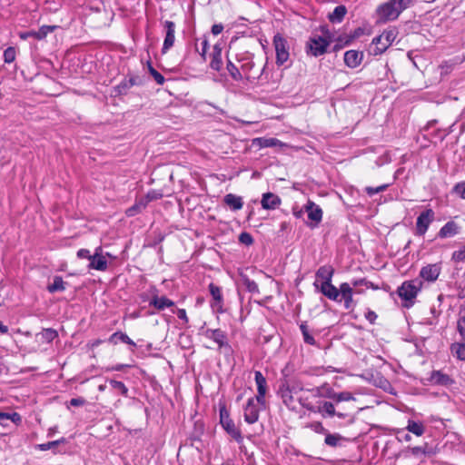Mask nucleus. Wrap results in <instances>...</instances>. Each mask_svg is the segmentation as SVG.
<instances>
[{
    "label": "nucleus",
    "instance_id": "f257e3e1",
    "mask_svg": "<svg viewBox=\"0 0 465 465\" xmlns=\"http://www.w3.org/2000/svg\"><path fill=\"white\" fill-rule=\"evenodd\" d=\"M298 401L304 409L312 412H318L324 419L337 417L341 420H344L346 424H352L354 422V416L351 413L340 410L335 411L333 402L322 400L312 402L309 400V397L305 396L299 397Z\"/></svg>",
    "mask_w": 465,
    "mask_h": 465
},
{
    "label": "nucleus",
    "instance_id": "f03ea898",
    "mask_svg": "<svg viewBox=\"0 0 465 465\" xmlns=\"http://www.w3.org/2000/svg\"><path fill=\"white\" fill-rule=\"evenodd\" d=\"M302 391L303 384L299 379L284 377L279 381L277 395L289 410L293 411L296 409L294 395Z\"/></svg>",
    "mask_w": 465,
    "mask_h": 465
},
{
    "label": "nucleus",
    "instance_id": "7ed1b4c3",
    "mask_svg": "<svg viewBox=\"0 0 465 465\" xmlns=\"http://www.w3.org/2000/svg\"><path fill=\"white\" fill-rule=\"evenodd\" d=\"M417 0H389L377 7L379 21L386 23L398 19L400 15L414 5Z\"/></svg>",
    "mask_w": 465,
    "mask_h": 465
},
{
    "label": "nucleus",
    "instance_id": "20e7f679",
    "mask_svg": "<svg viewBox=\"0 0 465 465\" xmlns=\"http://www.w3.org/2000/svg\"><path fill=\"white\" fill-rule=\"evenodd\" d=\"M334 270L330 265L321 266L315 273V280L313 285L317 291H338L333 284H331V277Z\"/></svg>",
    "mask_w": 465,
    "mask_h": 465
},
{
    "label": "nucleus",
    "instance_id": "39448f33",
    "mask_svg": "<svg viewBox=\"0 0 465 465\" xmlns=\"http://www.w3.org/2000/svg\"><path fill=\"white\" fill-rule=\"evenodd\" d=\"M330 44L331 40L327 37L320 35L312 36L306 43V53L315 57L322 55L327 52Z\"/></svg>",
    "mask_w": 465,
    "mask_h": 465
},
{
    "label": "nucleus",
    "instance_id": "423d86ee",
    "mask_svg": "<svg viewBox=\"0 0 465 465\" xmlns=\"http://www.w3.org/2000/svg\"><path fill=\"white\" fill-rule=\"evenodd\" d=\"M220 414V423L224 430L237 442L242 441V436L241 430L235 426L234 421L231 419L230 413L223 406L219 411Z\"/></svg>",
    "mask_w": 465,
    "mask_h": 465
},
{
    "label": "nucleus",
    "instance_id": "0eeeda50",
    "mask_svg": "<svg viewBox=\"0 0 465 465\" xmlns=\"http://www.w3.org/2000/svg\"><path fill=\"white\" fill-rule=\"evenodd\" d=\"M204 336L213 341L217 345L218 349L226 355L232 352V346L230 345L227 334L221 329H207L204 331Z\"/></svg>",
    "mask_w": 465,
    "mask_h": 465
},
{
    "label": "nucleus",
    "instance_id": "6e6552de",
    "mask_svg": "<svg viewBox=\"0 0 465 465\" xmlns=\"http://www.w3.org/2000/svg\"><path fill=\"white\" fill-rule=\"evenodd\" d=\"M273 45L276 53V64L282 66L290 57L288 41L278 33L273 36Z\"/></svg>",
    "mask_w": 465,
    "mask_h": 465
},
{
    "label": "nucleus",
    "instance_id": "1a4fd4ad",
    "mask_svg": "<svg viewBox=\"0 0 465 465\" xmlns=\"http://www.w3.org/2000/svg\"><path fill=\"white\" fill-rule=\"evenodd\" d=\"M434 219L435 213L432 209L428 208L421 212L416 221V235L423 236Z\"/></svg>",
    "mask_w": 465,
    "mask_h": 465
},
{
    "label": "nucleus",
    "instance_id": "9d476101",
    "mask_svg": "<svg viewBox=\"0 0 465 465\" xmlns=\"http://www.w3.org/2000/svg\"><path fill=\"white\" fill-rule=\"evenodd\" d=\"M394 302L402 309L411 308L416 301L418 292H390Z\"/></svg>",
    "mask_w": 465,
    "mask_h": 465
},
{
    "label": "nucleus",
    "instance_id": "9b49d317",
    "mask_svg": "<svg viewBox=\"0 0 465 465\" xmlns=\"http://www.w3.org/2000/svg\"><path fill=\"white\" fill-rule=\"evenodd\" d=\"M255 398H249L243 408V417L245 422L248 424H253L259 420L260 409Z\"/></svg>",
    "mask_w": 465,
    "mask_h": 465
},
{
    "label": "nucleus",
    "instance_id": "f8f14e48",
    "mask_svg": "<svg viewBox=\"0 0 465 465\" xmlns=\"http://www.w3.org/2000/svg\"><path fill=\"white\" fill-rule=\"evenodd\" d=\"M254 381L257 386V395L253 398L256 399L257 403L265 407V395L267 393V381L266 378L260 371H254Z\"/></svg>",
    "mask_w": 465,
    "mask_h": 465
},
{
    "label": "nucleus",
    "instance_id": "ddd939ff",
    "mask_svg": "<svg viewBox=\"0 0 465 465\" xmlns=\"http://www.w3.org/2000/svg\"><path fill=\"white\" fill-rule=\"evenodd\" d=\"M441 272V262L427 264L420 271V280L428 282H434L440 276Z\"/></svg>",
    "mask_w": 465,
    "mask_h": 465
},
{
    "label": "nucleus",
    "instance_id": "4468645a",
    "mask_svg": "<svg viewBox=\"0 0 465 465\" xmlns=\"http://www.w3.org/2000/svg\"><path fill=\"white\" fill-rule=\"evenodd\" d=\"M329 300L337 302L346 310L353 309L352 292H322Z\"/></svg>",
    "mask_w": 465,
    "mask_h": 465
},
{
    "label": "nucleus",
    "instance_id": "2eb2a0df",
    "mask_svg": "<svg viewBox=\"0 0 465 465\" xmlns=\"http://www.w3.org/2000/svg\"><path fill=\"white\" fill-rule=\"evenodd\" d=\"M140 84L138 76H131L130 78H124L119 84L114 87L113 93L114 96L125 95L128 90L134 85Z\"/></svg>",
    "mask_w": 465,
    "mask_h": 465
},
{
    "label": "nucleus",
    "instance_id": "dca6fc26",
    "mask_svg": "<svg viewBox=\"0 0 465 465\" xmlns=\"http://www.w3.org/2000/svg\"><path fill=\"white\" fill-rule=\"evenodd\" d=\"M164 28L166 30V35L162 47V53L165 54L170 48L173 46L175 36V24L173 21H165Z\"/></svg>",
    "mask_w": 465,
    "mask_h": 465
},
{
    "label": "nucleus",
    "instance_id": "f3484780",
    "mask_svg": "<svg viewBox=\"0 0 465 465\" xmlns=\"http://www.w3.org/2000/svg\"><path fill=\"white\" fill-rule=\"evenodd\" d=\"M460 226L454 221L447 222L437 233L440 239H446L453 237L460 232Z\"/></svg>",
    "mask_w": 465,
    "mask_h": 465
},
{
    "label": "nucleus",
    "instance_id": "a211bd4d",
    "mask_svg": "<svg viewBox=\"0 0 465 465\" xmlns=\"http://www.w3.org/2000/svg\"><path fill=\"white\" fill-rule=\"evenodd\" d=\"M363 59V53L357 50H349L344 54V63L350 68L359 66Z\"/></svg>",
    "mask_w": 465,
    "mask_h": 465
},
{
    "label": "nucleus",
    "instance_id": "6ab92c4d",
    "mask_svg": "<svg viewBox=\"0 0 465 465\" xmlns=\"http://www.w3.org/2000/svg\"><path fill=\"white\" fill-rule=\"evenodd\" d=\"M429 381L433 385L440 386H449L454 382L448 374H445L440 371H432L430 374Z\"/></svg>",
    "mask_w": 465,
    "mask_h": 465
},
{
    "label": "nucleus",
    "instance_id": "aec40b11",
    "mask_svg": "<svg viewBox=\"0 0 465 465\" xmlns=\"http://www.w3.org/2000/svg\"><path fill=\"white\" fill-rule=\"evenodd\" d=\"M281 203V198L272 193H263L261 200L262 207L265 210H274L280 206Z\"/></svg>",
    "mask_w": 465,
    "mask_h": 465
},
{
    "label": "nucleus",
    "instance_id": "412c9836",
    "mask_svg": "<svg viewBox=\"0 0 465 465\" xmlns=\"http://www.w3.org/2000/svg\"><path fill=\"white\" fill-rule=\"evenodd\" d=\"M304 208L308 213V218L315 223L314 225H317L322 219V209L312 201H308Z\"/></svg>",
    "mask_w": 465,
    "mask_h": 465
},
{
    "label": "nucleus",
    "instance_id": "4be33fe9",
    "mask_svg": "<svg viewBox=\"0 0 465 465\" xmlns=\"http://www.w3.org/2000/svg\"><path fill=\"white\" fill-rule=\"evenodd\" d=\"M223 64L222 47L219 45H214L211 54L210 67L216 72H220Z\"/></svg>",
    "mask_w": 465,
    "mask_h": 465
},
{
    "label": "nucleus",
    "instance_id": "5701e85b",
    "mask_svg": "<svg viewBox=\"0 0 465 465\" xmlns=\"http://www.w3.org/2000/svg\"><path fill=\"white\" fill-rule=\"evenodd\" d=\"M149 305L153 306L158 311H163L166 308L173 307L174 302L165 296L153 295L149 301Z\"/></svg>",
    "mask_w": 465,
    "mask_h": 465
},
{
    "label": "nucleus",
    "instance_id": "b1692460",
    "mask_svg": "<svg viewBox=\"0 0 465 465\" xmlns=\"http://www.w3.org/2000/svg\"><path fill=\"white\" fill-rule=\"evenodd\" d=\"M101 248H97L94 254L92 255L90 262H88L87 267L89 269H94L98 271H104L107 268V261L104 256L98 253V250Z\"/></svg>",
    "mask_w": 465,
    "mask_h": 465
},
{
    "label": "nucleus",
    "instance_id": "393cba45",
    "mask_svg": "<svg viewBox=\"0 0 465 465\" xmlns=\"http://www.w3.org/2000/svg\"><path fill=\"white\" fill-rule=\"evenodd\" d=\"M331 401H328L329 402H333V406L334 408L336 409V407L339 405V403L342 402V401H355V397L353 396V394L350 391H341V392H336L332 388H331V398H330Z\"/></svg>",
    "mask_w": 465,
    "mask_h": 465
},
{
    "label": "nucleus",
    "instance_id": "a878e982",
    "mask_svg": "<svg viewBox=\"0 0 465 465\" xmlns=\"http://www.w3.org/2000/svg\"><path fill=\"white\" fill-rule=\"evenodd\" d=\"M313 398L329 399L331 398V387L328 383H323L321 386L307 389Z\"/></svg>",
    "mask_w": 465,
    "mask_h": 465
},
{
    "label": "nucleus",
    "instance_id": "bb28decb",
    "mask_svg": "<svg viewBox=\"0 0 465 465\" xmlns=\"http://www.w3.org/2000/svg\"><path fill=\"white\" fill-rule=\"evenodd\" d=\"M223 203L233 212L241 210L243 206L242 198L233 193H228L223 197Z\"/></svg>",
    "mask_w": 465,
    "mask_h": 465
},
{
    "label": "nucleus",
    "instance_id": "cd10ccee",
    "mask_svg": "<svg viewBox=\"0 0 465 465\" xmlns=\"http://www.w3.org/2000/svg\"><path fill=\"white\" fill-rule=\"evenodd\" d=\"M8 421L13 422L15 425H19L22 422V417L18 412H0V425L7 427Z\"/></svg>",
    "mask_w": 465,
    "mask_h": 465
},
{
    "label": "nucleus",
    "instance_id": "c85d7f7f",
    "mask_svg": "<svg viewBox=\"0 0 465 465\" xmlns=\"http://www.w3.org/2000/svg\"><path fill=\"white\" fill-rule=\"evenodd\" d=\"M347 14L345 5H341L334 8V10L328 15V19L332 24L341 23Z\"/></svg>",
    "mask_w": 465,
    "mask_h": 465
},
{
    "label": "nucleus",
    "instance_id": "c756f323",
    "mask_svg": "<svg viewBox=\"0 0 465 465\" xmlns=\"http://www.w3.org/2000/svg\"><path fill=\"white\" fill-rule=\"evenodd\" d=\"M383 39L385 40V42L382 44V46L377 47V51L375 52V54H381L389 47L392 41V33L388 32L374 37L372 40V44L378 45V43H381Z\"/></svg>",
    "mask_w": 465,
    "mask_h": 465
},
{
    "label": "nucleus",
    "instance_id": "7c9ffc66",
    "mask_svg": "<svg viewBox=\"0 0 465 465\" xmlns=\"http://www.w3.org/2000/svg\"><path fill=\"white\" fill-rule=\"evenodd\" d=\"M108 341L112 344H117L119 341L126 343L132 347H135V342L129 338V336L122 331L114 332L108 339Z\"/></svg>",
    "mask_w": 465,
    "mask_h": 465
},
{
    "label": "nucleus",
    "instance_id": "2f4dec72",
    "mask_svg": "<svg viewBox=\"0 0 465 465\" xmlns=\"http://www.w3.org/2000/svg\"><path fill=\"white\" fill-rule=\"evenodd\" d=\"M406 430L409 432L413 433L414 435L420 437L425 432V426L420 421L409 420L408 424L406 426Z\"/></svg>",
    "mask_w": 465,
    "mask_h": 465
},
{
    "label": "nucleus",
    "instance_id": "473e14b6",
    "mask_svg": "<svg viewBox=\"0 0 465 465\" xmlns=\"http://www.w3.org/2000/svg\"><path fill=\"white\" fill-rule=\"evenodd\" d=\"M423 288V282L415 279L410 282H404L396 291H420Z\"/></svg>",
    "mask_w": 465,
    "mask_h": 465
},
{
    "label": "nucleus",
    "instance_id": "72a5a7b5",
    "mask_svg": "<svg viewBox=\"0 0 465 465\" xmlns=\"http://www.w3.org/2000/svg\"><path fill=\"white\" fill-rule=\"evenodd\" d=\"M451 353L460 361H465V341L455 342L450 346Z\"/></svg>",
    "mask_w": 465,
    "mask_h": 465
},
{
    "label": "nucleus",
    "instance_id": "f704fd0d",
    "mask_svg": "<svg viewBox=\"0 0 465 465\" xmlns=\"http://www.w3.org/2000/svg\"><path fill=\"white\" fill-rule=\"evenodd\" d=\"M226 69L232 80L236 82L242 80V74H241L239 68L229 59L226 63Z\"/></svg>",
    "mask_w": 465,
    "mask_h": 465
},
{
    "label": "nucleus",
    "instance_id": "c9c22d12",
    "mask_svg": "<svg viewBox=\"0 0 465 465\" xmlns=\"http://www.w3.org/2000/svg\"><path fill=\"white\" fill-rule=\"evenodd\" d=\"M281 142L276 138H256L253 140V144H257L262 148L273 147L279 144Z\"/></svg>",
    "mask_w": 465,
    "mask_h": 465
},
{
    "label": "nucleus",
    "instance_id": "e433bc0d",
    "mask_svg": "<svg viewBox=\"0 0 465 465\" xmlns=\"http://www.w3.org/2000/svg\"><path fill=\"white\" fill-rule=\"evenodd\" d=\"M342 439V436L338 433H326L324 443L330 447H337Z\"/></svg>",
    "mask_w": 465,
    "mask_h": 465
},
{
    "label": "nucleus",
    "instance_id": "4c0bfd02",
    "mask_svg": "<svg viewBox=\"0 0 465 465\" xmlns=\"http://www.w3.org/2000/svg\"><path fill=\"white\" fill-rule=\"evenodd\" d=\"M300 330L302 331L303 341L305 343L310 344V345L316 344V341H315L314 337L309 332L308 326H307L306 322H302L300 324Z\"/></svg>",
    "mask_w": 465,
    "mask_h": 465
},
{
    "label": "nucleus",
    "instance_id": "58836bf2",
    "mask_svg": "<svg viewBox=\"0 0 465 465\" xmlns=\"http://www.w3.org/2000/svg\"><path fill=\"white\" fill-rule=\"evenodd\" d=\"M147 205V201L140 200L138 203H134L133 206L129 207L125 213L127 216H134L135 214L141 213L143 209H144Z\"/></svg>",
    "mask_w": 465,
    "mask_h": 465
},
{
    "label": "nucleus",
    "instance_id": "ea45409f",
    "mask_svg": "<svg viewBox=\"0 0 465 465\" xmlns=\"http://www.w3.org/2000/svg\"><path fill=\"white\" fill-rule=\"evenodd\" d=\"M109 383L111 387L116 390L121 395L126 398L128 397L129 391L124 382L115 380H109Z\"/></svg>",
    "mask_w": 465,
    "mask_h": 465
},
{
    "label": "nucleus",
    "instance_id": "a19ab883",
    "mask_svg": "<svg viewBox=\"0 0 465 465\" xmlns=\"http://www.w3.org/2000/svg\"><path fill=\"white\" fill-rule=\"evenodd\" d=\"M457 331L462 340L465 341V309L460 312V317L457 322Z\"/></svg>",
    "mask_w": 465,
    "mask_h": 465
},
{
    "label": "nucleus",
    "instance_id": "79ce46f5",
    "mask_svg": "<svg viewBox=\"0 0 465 465\" xmlns=\"http://www.w3.org/2000/svg\"><path fill=\"white\" fill-rule=\"evenodd\" d=\"M451 194L465 200V181L457 183L451 189Z\"/></svg>",
    "mask_w": 465,
    "mask_h": 465
},
{
    "label": "nucleus",
    "instance_id": "37998d69",
    "mask_svg": "<svg viewBox=\"0 0 465 465\" xmlns=\"http://www.w3.org/2000/svg\"><path fill=\"white\" fill-rule=\"evenodd\" d=\"M56 29V25H43L36 31L37 40H42L46 37L49 33L54 32Z\"/></svg>",
    "mask_w": 465,
    "mask_h": 465
},
{
    "label": "nucleus",
    "instance_id": "c03bdc74",
    "mask_svg": "<svg viewBox=\"0 0 465 465\" xmlns=\"http://www.w3.org/2000/svg\"><path fill=\"white\" fill-rule=\"evenodd\" d=\"M16 51L15 47H7L4 52V61L6 64H11L15 60Z\"/></svg>",
    "mask_w": 465,
    "mask_h": 465
},
{
    "label": "nucleus",
    "instance_id": "a18cd8bd",
    "mask_svg": "<svg viewBox=\"0 0 465 465\" xmlns=\"http://www.w3.org/2000/svg\"><path fill=\"white\" fill-rule=\"evenodd\" d=\"M39 335L43 341L50 342L57 336V331L53 329H45Z\"/></svg>",
    "mask_w": 465,
    "mask_h": 465
},
{
    "label": "nucleus",
    "instance_id": "49530a36",
    "mask_svg": "<svg viewBox=\"0 0 465 465\" xmlns=\"http://www.w3.org/2000/svg\"><path fill=\"white\" fill-rule=\"evenodd\" d=\"M390 186L389 183L387 184H382V185H380L378 187H371V186H368L365 188V192L366 193L369 195V196H373L374 194L376 193H381V192H384L387 190V188Z\"/></svg>",
    "mask_w": 465,
    "mask_h": 465
},
{
    "label": "nucleus",
    "instance_id": "de8ad7c7",
    "mask_svg": "<svg viewBox=\"0 0 465 465\" xmlns=\"http://www.w3.org/2000/svg\"><path fill=\"white\" fill-rule=\"evenodd\" d=\"M354 287L363 286L365 289H378L371 282L367 281L365 278L356 280L352 282Z\"/></svg>",
    "mask_w": 465,
    "mask_h": 465
},
{
    "label": "nucleus",
    "instance_id": "09e8293b",
    "mask_svg": "<svg viewBox=\"0 0 465 465\" xmlns=\"http://www.w3.org/2000/svg\"><path fill=\"white\" fill-rule=\"evenodd\" d=\"M239 242L242 244H244L246 246H250V245H252L253 243V237L252 236L251 233H249L247 232H242L239 235Z\"/></svg>",
    "mask_w": 465,
    "mask_h": 465
},
{
    "label": "nucleus",
    "instance_id": "8fccbe9b",
    "mask_svg": "<svg viewBox=\"0 0 465 465\" xmlns=\"http://www.w3.org/2000/svg\"><path fill=\"white\" fill-rule=\"evenodd\" d=\"M149 72L158 84H163L165 81L164 76L155 70L151 64H149Z\"/></svg>",
    "mask_w": 465,
    "mask_h": 465
},
{
    "label": "nucleus",
    "instance_id": "3c124183",
    "mask_svg": "<svg viewBox=\"0 0 465 465\" xmlns=\"http://www.w3.org/2000/svg\"><path fill=\"white\" fill-rule=\"evenodd\" d=\"M86 401L83 397L73 398L69 401L65 402L67 409L71 407H80L84 405Z\"/></svg>",
    "mask_w": 465,
    "mask_h": 465
},
{
    "label": "nucleus",
    "instance_id": "603ef678",
    "mask_svg": "<svg viewBox=\"0 0 465 465\" xmlns=\"http://www.w3.org/2000/svg\"><path fill=\"white\" fill-rule=\"evenodd\" d=\"M451 259L456 262H463L465 260V245L460 250L453 252Z\"/></svg>",
    "mask_w": 465,
    "mask_h": 465
},
{
    "label": "nucleus",
    "instance_id": "864d4df0",
    "mask_svg": "<svg viewBox=\"0 0 465 465\" xmlns=\"http://www.w3.org/2000/svg\"><path fill=\"white\" fill-rule=\"evenodd\" d=\"M173 313H176L177 317L183 321V324L184 327H187L189 319L186 314V311L184 309H177L176 311L172 310Z\"/></svg>",
    "mask_w": 465,
    "mask_h": 465
},
{
    "label": "nucleus",
    "instance_id": "5fc2aeb1",
    "mask_svg": "<svg viewBox=\"0 0 465 465\" xmlns=\"http://www.w3.org/2000/svg\"><path fill=\"white\" fill-rule=\"evenodd\" d=\"M364 34V28L362 27H357L353 30V32H351V34L349 36V39L346 40V42L344 43V45H349L351 40L353 39H356V38H359L360 36H361L362 35Z\"/></svg>",
    "mask_w": 465,
    "mask_h": 465
},
{
    "label": "nucleus",
    "instance_id": "6e6d98bb",
    "mask_svg": "<svg viewBox=\"0 0 465 465\" xmlns=\"http://www.w3.org/2000/svg\"><path fill=\"white\" fill-rule=\"evenodd\" d=\"M58 445V440L48 441L46 443L39 444L36 448L40 450H47Z\"/></svg>",
    "mask_w": 465,
    "mask_h": 465
},
{
    "label": "nucleus",
    "instance_id": "4d7b16f0",
    "mask_svg": "<svg viewBox=\"0 0 465 465\" xmlns=\"http://www.w3.org/2000/svg\"><path fill=\"white\" fill-rule=\"evenodd\" d=\"M93 254L87 249H80L77 252V257L80 259H86L89 262Z\"/></svg>",
    "mask_w": 465,
    "mask_h": 465
},
{
    "label": "nucleus",
    "instance_id": "13d9d810",
    "mask_svg": "<svg viewBox=\"0 0 465 465\" xmlns=\"http://www.w3.org/2000/svg\"><path fill=\"white\" fill-rule=\"evenodd\" d=\"M19 37L22 40H27L29 37H33L37 40V34H36V31H34V30L27 31V32H20Z\"/></svg>",
    "mask_w": 465,
    "mask_h": 465
},
{
    "label": "nucleus",
    "instance_id": "bf43d9fd",
    "mask_svg": "<svg viewBox=\"0 0 465 465\" xmlns=\"http://www.w3.org/2000/svg\"><path fill=\"white\" fill-rule=\"evenodd\" d=\"M209 47V42L207 37L204 36V38L202 41V51L199 52L200 55L203 58V60L206 59V53Z\"/></svg>",
    "mask_w": 465,
    "mask_h": 465
},
{
    "label": "nucleus",
    "instance_id": "052dcab7",
    "mask_svg": "<svg viewBox=\"0 0 465 465\" xmlns=\"http://www.w3.org/2000/svg\"><path fill=\"white\" fill-rule=\"evenodd\" d=\"M365 318L370 323H374L377 319V314L375 312L368 310L365 312Z\"/></svg>",
    "mask_w": 465,
    "mask_h": 465
},
{
    "label": "nucleus",
    "instance_id": "680f3d73",
    "mask_svg": "<svg viewBox=\"0 0 465 465\" xmlns=\"http://www.w3.org/2000/svg\"><path fill=\"white\" fill-rule=\"evenodd\" d=\"M397 439L399 440L410 441L411 437L410 436V434L405 433L404 430H399L397 432Z\"/></svg>",
    "mask_w": 465,
    "mask_h": 465
},
{
    "label": "nucleus",
    "instance_id": "e2e57ef3",
    "mask_svg": "<svg viewBox=\"0 0 465 465\" xmlns=\"http://www.w3.org/2000/svg\"><path fill=\"white\" fill-rule=\"evenodd\" d=\"M411 452L414 456H420V455L425 454L426 450H425V449L423 447L416 446V447H412L411 449Z\"/></svg>",
    "mask_w": 465,
    "mask_h": 465
},
{
    "label": "nucleus",
    "instance_id": "0e129e2a",
    "mask_svg": "<svg viewBox=\"0 0 465 465\" xmlns=\"http://www.w3.org/2000/svg\"><path fill=\"white\" fill-rule=\"evenodd\" d=\"M223 30V25L222 24H215L212 26V33L214 35L221 34Z\"/></svg>",
    "mask_w": 465,
    "mask_h": 465
},
{
    "label": "nucleus",
    "instance_id": "69168bd1",
    "mask_svg": "<svg viewBox=\"0 0 465 465\" xmlns=\"http://www.w3.org/2000/svg\"><path fill=\"white\" fill-rule=\"evenodd\" d=\"M162 197V194H159L157 193L156 192L154 191H152V192H148V193L146 194V198H147V203L149 201H153V200H156L158 198Z\"/></svg>",
    "mask_w": 465,
    "mask_h": 465
},
{
    "label": "nucleus",
    "instance_id": "338daca9",
    "mask_svg": "<svg viewBox=\"0 0 465 465\" xmlns=\"http://www.w3.org/2000/svg\"><path fill=\"white\" fill-rule=\"evenodd\" d=\"M213 302H223V292H211Z\"/></svg>",
    "mask_w": 465,
    "mask_h": 465
},
{
    "label": "nucleus",
    "instance_id": "774afa93",
    "mask_svg": "<svg viewBox=\"0 0 465 465\" xmlns=\"http://www.w3.org/2000/svg\"><path fill=\"white\" fill-rule=\"evenodd\" d=\"M292 213L296 218H302L303 215V210L298 209L297 206L292 207Z\"/></svg>",
    "mask_w": 465,
    "mask_h": 465
}]
</instances>
